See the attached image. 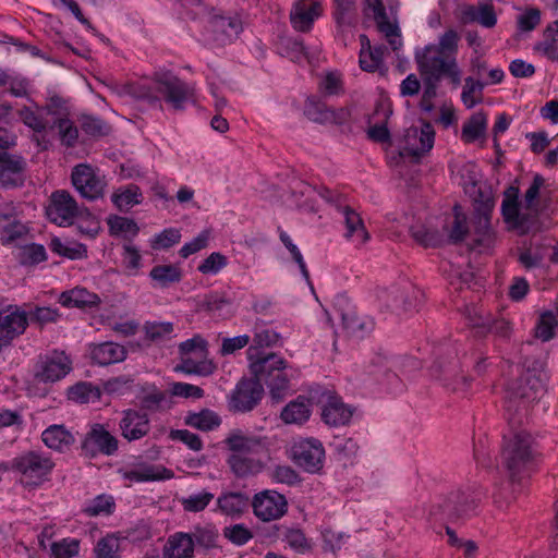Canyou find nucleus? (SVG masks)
I'll return each instance as SVG.
<instances>
[{
    "instance_id": "20e7f679",
    "label": "nucleus",
    "mask_w": 558,
    "mask_h": 558,
    "mask_svg": "<svg viewBox=\"0 0 558 558\" xmlns=\"http://www.w3.org/2000/svg\"><path fill=\"white\" fill-rule=\"evenodd\" d=\"M53 468L54 462L47 453L31 450L15 457L11 465L3 466V470L16 473L19 483L31 490L47 482Z\"/></svg>"
},
{
    "instance_id": "6e6552de",
    "label": "nucleus",
    "mask_w": 558,
    "mask_h": 558,
    "mask_svg": "<svg viewBox=\"0 0 558 558\" xmlns=\"http://www.w3.org/2000/svg\"><path fill=\"white\" fill-rule=\"evenodd\" d=\"M83 209L69 191L57 190L49 197L46 215L52 223L66 227L73 225L77 217H83Z\"/></svg>"
},
{
    "instance_id": "c03bdc74",
    "label": "nucleus",
    "mask_w": 558,
    "mask_h": 558,
    "mask_svg": "<svg viewBox=\"0 0 558 558\" xmlns=\"http://www.w3.org/2000/svg\"><path fill=\"white\" fill-rule=\"evenodd\" d=\"M412 238L423 246L435 247L444 242V234L432 228L425 226H415L411 228Z\"/></svg>"
},
{
    "instance_id": "603ef678",
    "label": "nucleus",
    "mask_w": 558,
    "mask_h": 558,
    "mask_svg": "<svg viewBox=\"0 0 558 558\" xmlns=\"http://www.w3.org/2000/svg\"><path fill=\"white\" fill-rule=\"evenodd\" d=\"M126 94L135 99L146 100L150 105L159 104L160 99L156 94L157 88L146 83H132L125 87Z\"/></svg>"
},
{
    "instance_id": "3c124183",
    "label": "nucleus",
    "mask_w": 558,
    "mask_h": 558,
    "mask_svg": "<svg viewBox=\"0 0 558 558\" xmlns=\"http://www.w3.org/2000/svg\"><path fill=\"white\" fill-rule=\"evenodd\" d=\"M460 36L456 29H447L438 39V44H430L434 47L449 57H456L458 53Z\"/></svg>"
},
{
    "instance_id": "a211bd4d",
    "label": "nucleus",
    "mask_w": 558,
    "mask_h": 558,
    "mask_svg": "<svg viewBox=\"0 0 558 558\" xmlns=\"http://www.w3.org/2000/svg\"><path fill=\"white\" fill-rule=\"evenodd\" d=\"M137 404L142 413H161L172 408L171 396L168 391L158 388L155 384L145 383L136 395Z\"/></svg>"
},
{
    "instance_id": "412c9836",
    "label": "nucleus",
    "mask_w": 558,
    "mask_h": 558,
    "mask_svg": "<svg viewBox=\"0 0 558 558\" xmlns=\"http://www.w3.org/2000/svg\"><path fill=\"white\" fill-rule=\"evenodd\" d=\"M28 326V314L17 305L0 310V335L10 343L23 335Z\"/></svg>"
},
{
    "instance_id": "49530a36",
    "label": "nucleus",
    "mask_w": 558,
    "mask_h": 558,
    "mask_svg": "<svg viewBox=\"0 0 558 558\" xmlns=\"http://www.w3.org/2000/svg\"><path fill=\"white\" fill-rule=\"evenodd\" d=\"M204 357H196V355H181L180 369L186 374L209 375L213 373V364L203 360Z\"/></svg>"
},
{
    "instance_id": "aec40b11",
    "label": "nucleus",
    "mask_w": 558,
    "mask_h": 558,
    "mask_svg": "<svg viewBox=\"0 0 558 558\" xmlns=\"http://www.w3.org/2000/svg\"><path fill=\"white\" fill-rule=\"evenodd\" d=\"M520 208H523L522 201L519 202V189L515 186H509L505 191V198L501 204V211L505 221L512 222L515 228L522 232H529L534 229L533 225L536 223V219L529 220L527 216L521 214Z\"/></svg>"
},
{
    "instance_id": "423d86ee",
    "label": "nucleus",
    "mask_w": 558,
    "mask_h": 558,
    "mask_svg": "<svg viewBox=\"0 0 558 558\" xmlns=\"http://www.w3.org/2000/svg\"><path fill=\"white\" fill-rule=\"evenodd\" d=\"M288 364L278 354L270 353L265 360L250 364L253 376L266 384L269 395L275 402L282 401L290 390V379L286 372Z\"/></svg>"
},
{
    "instance_id": "6e6d98bb",
    "label": "nucleus",
    "mask_w": 558,
    "mask_h": 558,
    "mask_svg": "<svg viewBox=\"0 0 558 558\" xmlns=\"http://www.w3.org/2000/svg\"><path fill=\"white\" fill-rule=\"evenodd\" d=\"M98 389L90 383L81 381L68 389V398L78 403H87L92 397H98Z\"/></svg>"
},
{
    "instance_id": "4be33fe9",
    "label": "nucleus",
    "mask_w": 558,
    "mask_h": 558,
    "mask_svg": "<svg viewBox=\"0 0 558 558\" xmlns=\"http://www.w3.org/2000/svg\"><path fill=\"white\" fill-rule=\"evenodd\" d=\"M26 161L22 156L0 153V184L4 187L20 186L24 182Z\"/></svg>"
},
{
    "instance_id": "a19ab883",
    "label": "nucleus",
    "mask_w": 558,
    "mask_h": 558,
    "mask_svg": "<svg viewBox=\"0 0 558 558\" xmlns=\"http://www.w3.org/2000/svg\"><path fill=\"white\" fill-rule=\"evenodd\" d=\"M111 199L120 211H128L132 206L142 202V192L137 185L130 184L124 190L114 193Z\"/></svg>"
},
{
    "instance_id": "13d9d810",
    "label": "nucleus",
    "mask_w": 558,
    "mask_h": 558,
    "mask_svg": "<svg viewBox=\"0 0 558 558\" xmlns=\"http://www.w3.org/2000/svg\"><path fill=\"white\" fill-rule=\"evenodd\" d=\"M181 240V232L177 228H168L156 234L150 241L154 250H167L178 244Z\"/></svg>"
},
{
    "instance_id": "c85d7f7f",
    "label": "nucleus",
    "mask_w": 558,
    "mask_h": 558,
    "mask_svg": "<svg viewBox=\"0 0 558 558\" xmlns=\"http://www.w3.org/2000/svg\"><path fill=\"white\" fill-rule=\"evenodd\" d=\"M461 21L464 24L477 23L483 27L493 28L497 24V15L490 3L470 4L462 8Z\"/></svg>"
},
{
    "instance_id": "f8f14e48",
    "label": "nucleus",
    "mask_w": 558,
    "mask_h": 558,
    "mask_svg": "<svg viewBox=\"0 0 558 558\" xmlns=\"http://www.w3.org/2000/svg\"><path fill=\"white\" fill-rule=\"evenodd\" d=\"M434 141L435 131L430 122L424 121L421 128L411 126L404 132L400 156H409L418 161L433 148Z\"/></svg>"
},
{
    "instance_id": "ddd939ff",
    "label": "nucleus",
    "mask_w": 558,
    "mask_h": 558,
    "mask_svg": "<svg viewBox=\"0 0 558 558\" xmlns=\"http://www.w3.org/2000/svg\"><path fill=\"white\" fill-rule=\"evenodd\" d=\"M154 82L157 92L174 110H182L184 104L193 97V89L170 72L155 73Z\"/></svg>"
},
{
    "instance_id": "f03ea898",
    "label": "nucleus",
    "mask_w": 558,
    "mask_h": 558,
    "mask_svg": "<svg viewBox=\"0 0 558 558\" xmlns=\"http://www.w3.org/2000/svg\"><path fill=\"white\" fill-rule=\"evenodd\" d=\"M228 450L227 464L234 476L244 478L260 473L269 457L270 442L266 436L231 430L223 440Z\"/></svg>"
},
{
    "instance_id": "9b49d317",
    "label": "nucleus",
    "mask_w": 558,
    "mask_h": 558,
    "mask_svg": "<svg viewBox=\"0 0 558 558\" xmlns=\"http://www.w3.org/2000/svg\"><path fill=\"white\" fill-rule=\"evenodd\" d=\"M291 458L305 472L315 474L324 466L325 448L316 438H303L293 444Z\"/></svg>"
},
{
    "instance_id": "bb28decb",
    "label": "nucleus",
    "mask_w": 558,
    "mask_h": 558,
    "mask_svg": "<svg viewBox=\"0 0 558 558\" xmlns=\"http://www.w3.org/2000/svg\"><path fill=\"white\" fill-rule=\"evenodd\" d=\"M338 211L343 216L345 226L344 238L357 245L366 243L369 240V233L360 214L348 204L341 205Z\"/></svg>"
},
{
    "instance_id": "bf43d9fd",
    "label": "nucleus",
    "mask_w": 558,
    "mask_h": 558,
    "mask_svg": "<svg viewBox=\"0 0 558 558\" xmlns=\"http://www.w3.org/2000/svg\"><path fill=\"white\" fill-rule=\"evenodd\" d=\"M114 501L111 497L99 495L95 497L85 508L84 512L89 517L110 514L113 512Z\"/></svg>"
},
{
    "instance_id": "f257e3e1",
    "label": "nucleus",
    "mask_w": 558,
    "mask_h": 558,
    "mask_svg": "<svg viewBox=\"0 0 558 558\" xmlns=\"http://www.w3.org/2000/svg\"><path fill=\"white\" fill-rule=\"evenodd\" d=\"M510 425L502 437L500 466L511 482H520L530 476L539 461V448L535 438L524 429H517L519 416L507 414Z\"/></svg>"
},
{
    "instance_id": "b1692460",
    "label": "nucleus",
    "mask_w": 558,
    "mask_h": 558,
    "mask_svg": "<svg viewBox=\"0 0 558 558\" xmlns=\"http://www.w3.org/2000/svg\"><path fill=\"white\" fill-rule=\"evenodd\" d=\"M211 39L218 46L231 43L242 31V23L238 17L215 15L209 21Z\"/></svg>"
},
{
    "instance_id": "09e8293b",
    "label": "nucleus",
    "mask_w": 558,
    "mask_h": 558,
    "mask_svg": "<svg viewBox=\"0 0 558 558\" xmlns=\"http://www.w3.org/2000/svg\"><path fill=\"white\" fill-rule=\"evenodd\" d=\"M464 86L461 94V99L468 109L473 108L482 100V90L485 87V83L481 81H474L472 77L464 80Z\"/></svg>"
},
{
    "instance_id": "a878e982",
    "label": "nucleus",
    "mask_w": 558,
    "mask_h": 558,
    "mask_svg": "<svg viewBox=\"0 0 558 558\" xmlns=\"http://www.w3.org/2000/svg\"><path fill=\"white\" fill-rule=\"evenodd\" d=\"M322 14V8L318 2L298 1L291 12L290 22L298 32H310L316 19Z\"/></svg>"
},
{
    "instance_id": "7c9ffc66",
    "label": "nucleus",
    "mask_w": 558,
    "mask_h": 558,
    "mask_svg": "<svg viewBox=\"0 0 558 558\" xmlns=\"http://www.w3.org/2000/svg\"><path fill=\"white\" fill-rule=\"evenodd\" d=\"M163 558H193L194 539L191 534L177 532L169 536L162 549Z\"/></svg>"
},
{
    "instance_id": "2eb2a0df",
    "label": "nucleus",
    "mask_w": 558,
    "mask_h": 558,
    "mask_svg": "<svg viewBox=\"0 0 558 558\" xmlns=\"http://www.w3.org/2000/svg\"><path fill=\"white\" fill-rule=\"evenodd\" d=\"M264 387L254 376L242 378L235 386L230 397V409L236 412H250L262 400Z\"/></svg>"
},
{
    "instance_id": "de8ad7c7",
    "label": "nucleus",
    "mask_w": 558,
    "mask_h": 558,
    "mask_svg": "<svg viewBox=\"0 0 558 558\" xmlns=\"http://www.w3.org/2000/svg\"><path fill=\"white\" fill-rule=\"evenodd\" d=\"M58 129L61 143L68 147L74 146L78 137V130L69 117L60 118L59 121H53L49 129Z\"/></svg>"
},
{
    "instance_id": "f704fd0d",
    "label": "nucleus",
    "mask_w": 558,
    "mask_h": 558,
    "mask_svg": "<svg viewBox=\"0 0 558 558\" xmlns=\"http://www.w3.org/2000/svg\"><path fill=\"white\" fill-rule=\"evenodd\" d=\"M274 533L282 536V541L296 553L303 554L311 548L310 542L301 529L274 524Z\"/></svg>"
},
{
    "instance_id": "dca6fc26",
    "label": "nucleus",
    "mask_w": 558,
    "mask_h": 558,
    "mask_svg": "<svg viewBox=\"0 0 558 558\" xmlns=\"http://www.w3.org/2000/svg\"><path fill=\"white\" fill-rule=\"evenodd\" d=\"M254 514L262 521H275L288 511V501L284 495L276 490H264L256 494L252 500Z\"/></svg>"
},
{
    "instance_id": "8fccbe9b",
    "label": "nucleus",
    "mask_w": 558,
    "mask_h": 558,
    "mask_svg": "<svg viewBox=\"0 0 558 558\" xmlns=\"http://www.w3.org/2000/svg\"><path fill=\"white\" fill-rule=\"evenodd\" d=\"M50 250L60 256L71 259L82 258L86 255V247L80 243H63L59 238H53L49 244Z\"/></svg>"
},
{
    "instance_id": "338daca9",
    "label": "nucleus",
    "mask_w": 558,
    "mask_h": 558,
    "mask_svg": "<svg viewBox=\"0 0 558 558\" xmlns=\"http://www.w3.org/2000/svg\"><path fill=\"white\" fill-rule=\"evenodd\" d=\"M46 258V248L41 244L32 243L25 245L21 251V263L24 265H36Z\"/></svg>"
},
{
    "instance_id": "e2e57ef3",
    "label": "nucleus",
    "mask_w": 558,
    "mask_h": 558,
    "mask_svg": "<svg viewBox=\"0 0 558 558\" xmlns=\"http://www.w3.org/2000/svg\"><path fill=\"white\" fill-rule=\"evenodd\" d=\"M43 113L41 108L38 111L24 108L20 111V117L28 128L33 129L35 132H41L50 125L49 120L45 119Z\"/></svg>"
},
{
    "instance_id": "4d7b16f0",
    "label": "nucleus",
    "mask_w": 558,
    "mask_h": 558,
    "mask_svg": "<svg viewBox=\"0 0 558 558\" xmlns=\"http://www.w3.org/2000/svg\"><path fill=\"white\" fill-rule=\"evenodd\" d=\"M41 111L51 117V121H59L60 118L70 116V110L66 100L58 95L48 98Z\"/></svg>"
},
{
    "instance_id": "cd10ccee",
    "label": "nucleus",
    "mask_w": 558,
    "mask_h": 558,
    "mask_svg": "<svg viewBox=\"0 0 558 558\" xmlns=\"http://www.w3.org/2000/svg\"><path fill=\"white\" fill-rule=\"evenodd\" d=\"M312 414V403L305 396H298L283 407L280 418L288 425H303Z\"/></svg>"
},
{
    "instance_id": "9d476101",
    "label": "nucleus",
    "mask_w": 558,
    "mask_h": 558,
    "mask_svg": "<svg viewBox=\"0 0 558 558\" xmlns=\"http://www.w3.org/2000/svg\"><path fill=\"white\" fill-rule=\"evenodd\" d=\"M119 441L102 424H93L85 434L82 442V454L93 459L98 456L110 457L118 451Z\"/></svg>"
},
{
    "instance_id": "58836bf2",
    "label": "nucleus",
    "mask_w": 558,
    "mask_h": 558,
    "mask_svg": "<svg viewBox=\"0 0 558 558\" xmlns=\"http://www.w3.org/2000/svg\"><path fill=\"white\" fill-rule=\"evenodd\" d=\"M487 128V117L483 111H478L462 125L461 138L465 143H473L484 137Z\"/></svg>"
},
{
    "instance_id": "1a4fd4ad",
    "label": "nucleus",
    "mask_w": 558,
    "mask_h": 558,
    "mask_svg": "<svg viewBox=\"0 0 558 558\" xmlns=\"http://www.w3.org/2000/svg\"><path fill=\"white\" fill-rule=\"evenodd\" d=\"M71 371V357L63 351L53 350L39 356L35 366L34 378L38 383L53 384L64 378Z\"/></svg>"
},
{
    "instance_id": "79ce46f5",
    "label": "nucleus",
    "mask_w": 558,
    "mask_h": 558,
    "mask_svg": "<svg viewBox=\"0 0 558 558\" xmlns=\"http://www.w3.org/2000/svg\"><path fill=\"white\" fill-rule=\"evenodd\" d=\"M474 229L476 238L475 246L489 247L494 241V232L490 226V217L483 215L474 216Z\"/></svg>"
},
{
    "instance_id": "f3484780",
    "label": "nucleus",
    "mask_w": 558,
    "mask_h": 558,
    "mask_svg": "<svg viewBox=\"0 0 558 558\" xmlns=\"http://www.w3.org/2000/svg\"><path fill=\"white\" fill-rule=\"evenodd\" d=\"M335 306L339 312L342 328L349 336L364 337L374 329V319L368 316L360 317L354 307L350 306L345 295H338Z\"/></svg>"
},
{
    "instance_id": "a18cd8bd",
    "label": "nucleus",
    "mask_w": 558,
    "mask_h": 558,
    "mask_svg": "<svg viewBox=\"0 0 558 558\" xmlns=\"http://www.w3.org/2000/svg\"><path fill=\"white\" fill-rule=\"evenodd\" d=\"M385 46L372 47L368 45V49H361L360 52V66L362 70L367 72L376 71L383 62Z\"/></svg>"
},
{
    "instance_id": "7ed1b4c3",
    "label": "nucleus",
    "mask_w": 558,
    "mask_h": 558,
    "mask_svg": "<svg viewBox=\"0 0 558 558\" xmlns=\"http://www.w3.org/2000/svg\"><path fill=\"white\" fill-rule=\"evenodd\" d=\"M548 375L542 361L526 359L524 372L511 381L506 390L505 409L507 414L519 416V421L526 416L531 402L539 399L546 390Z\"/></svg>"
},
{
    "instance_id": "5701e85b",
    "label": "nucleus",
    "mask_w": 558,
    "mask_h": 558,
    "mask_svg": "<svg viewBox=\"0 0 558 558\" xmlns=\"http://www.w3.org/2000/svg\"><path fill=\"white\" fill-rule=\"evenodd\" d=\"M119 426L122 436L129 441L141 439L150 430L148 415L133 409L123 411Z\"/></svg>"
},
{
    "instance_id": "c9c22d12",
    "label": "nucleus",
    "mask_w": 558,
    "mask_h": 558,
    "mask_svg": "<svg viewBox=\"0 0 558 558\" xmlns=\"http://www.w3.org/2000/svg\"><path fill=\"white\" fill-rule=\"evenodd\" d=\"M465 318L475 337H485L492 331L493 315L490 313L473 306L468 308Z\"/></svg>"
},
{
    "instance_id": "4c0bfd02",
    "label": "nucleus",
    "mask_w": 558,
    "mask_h": 558,
    "mask_svg": "<svg viewBox=\"0 0 558 558\" xmlns=\"http://www.w3.org/2000/svg\"><path fill=\"white\" fill-rule=\"evenodd\" d=\"M248 505V497L243 493H225L217 499L219 510L227 515H239Z\"/></svg>"
},
{
    "instance_id": "39448f33",
    "label": "nucleus",
    "mask_w": 558,
    "mask_h": 558,
    "mask_svg": "<svg viewBox=\"0 0 558 558\" xmlns=\"http://www.w3.org/2000/svg\"><path fill=\"white\" fill-rule=\"evenodd\" d=\"M414 60L421 77L449 78L453 85L460 84L461 71L456 57H449L434 47L425 46L415 50Z\"/></svg>"
},
{
    "instance_id": "6ab92c4d",
    "label": "nucleus",
    "mask_w": 558,
    "mask_h": 558,
    "mask_svg": "<svg viewBox=\"0 0 558 558\" xmlns=\"http://www.w3.org/2000/svg\"><path fill=\"white\" fill-rule=\"evenodd\" d=\"M322 420L329 426L347 425L353 415V409L345 404L342 399L331 391H326L322 396Z\"/></svg>"
},
{
    "instance_id": "0eeeda50",
    "label": "nucleus",
    "mask_w": 558,
    "mask_h": 558,
    "mask_svg": "<svg viewBox=\"0 0 558 558\" xmlns=\"http://www.w3.org/2000/svg\"><path fill=\"white\" fill-rule=\"evenodd\" d=\"M478 498L470 489L456 490L450 493L430 509V515L436 521L463 520L471 517L476 507Z\"/></svg>"
},
{
    "instance_id": "393cba45",
    "label": "nucleus",
    "mask_w": 558,
    "mask_h": 558,
    "mask_svg": "<svg viewBox=\"0 0 558 558\" xmlns=\"http://www.w3.org/2000/svg\"><path fill=\"white\" fill-rule=\"evenodd\" d=\"M545 183V178L536 173L523 195V208L529 210L533 215L534 219H536V217L547 207L549 192L547 191Z\"/></svg>"
},
{
    "instance_id": "e433bc0d",
    "label": "nucleus",
    "mask_w": 558,
    "mask_h": 558,
    "mask_svg": "<svg viewBox=\"0 0 558 558\" xmlns=\"http://www.w3.org/2000/svg\"><path fill=\"white\" fill-rule=\"evenodd\" d=\"M185 424L202 432H209L220 426L221 418L216 412L204 409L199 412H190L185 416Z\"/></svg>"
},
{
    "instance_id": "c756f323",
    "label": "nucleus",
    "mask_w": 558,
    "mask_h": 558,
    "mask_svg": "<svg viewBox=\"0 0 558 558\" xmlns=\"http://www.w3.org/2000/svg\"><path fill=\"white\" fill-rule=\"evenodd\" d=\"M126 354V349L123 345L112 341L94 344L90 350L93 362L100 366L122 362L125 360Z\"/></svg>"
},
{
    "instance_id": "69168bd1",
    "label": "nucleus",
    "mask_w": 558,
    "mask_h": 558,
    "mask_svg": "<svg viewBox=\"0 0 558 558\" xmlns=\"http://www.w3.org/2000/svg\"><path fill=\"white\" fill-rule=\"evenodd\" d=\"M94 550L96 558H118L119 539L107 535L97 542Z\"/></svg>"
},
{
    "instance_id": "0e129e2a",
    "label": "nucleus",
    "mask_w": 558,
    "mask_h": 558,
    "mask_svg": "<svg viewBox=\"0 0 558 558\" xmlns=\"http://www.w3.org/2000/svg\"><path fill=\"white\" fill-rule=\"evenodd\" d=\"M146 338L150 341H161L170 337L173 332L172 323L147 322L144 325Z\"/></svg>"
},
{
    "instance_id": "5fc2aeb1",
    "label": "nucleus",
    "mask_w": 558,
    "mask_h": 558,
    "mask_svg": "<svg viewBox=\"0 0 558 558\" xmlns=\"http://www.w3.org/2000/svg\"><path fill=\"white\" fill-rule=\"evenodd\" d=\"M214 499V494L203 490L181 499L183 509L187 512L203 511Z\"/></svg>"
},
{
    "instance_id": "4468645a",
    "label": "nucleus",
    "mask_w": 558,
    "mask_h": 558,
    "mask_svg": "<svg viewBox=\"0 0 558 558\" xmlns=\"http://www.w3.org/2000/svg\"><path fill=\"white\" fill-rule=\"evenodd\" d=\"M71 181L82 197L95 201L104 196L106 182L95 170L86 163L75 166L71 173Z\"/></svg>"
},
{
    "instance_id": "473e14b6",
    "label": "nucleus",
    "mask_w": 558,
    "mask_h": 558,
    "mask_svg": "<svg viewBox=\"0 0 558 558\" xmlns=\"http://www.w3.org/2000/svg\"><path fill=\"white\" fill-rule=\"evenodd\" d=\"M279 340L280 335L275 330L264 329L256 332L253 338V343L246 351L250 364L267 359L270 353H264L263 349L276 345Z\"/></svg>"
},
{
    "instance_id": "774afa93",
    "label": "nucleus",
    "mask_w": 558,
    "mask_h": 558,
    "mask_svg": "<svg viewBox=\"0 0 558 558\" xmlns=\"http://www.w3.org/2000/svg\"><path fill=\"white\" fill-rule=\"evenodd\" d=\"M207 342L202 337H194L180 343L179 350L181 355H196V357H205Z\"/></svg>"
},
{
    "instance_id": "864d4df0",
    "label": "nucleus",
    "mask_w": 558,
    "mask_h": 558,
    "mask_svg": "<svg viewBox=\"0 0 558 558\" xmlns=\"http://www.w3.org/2000/svg\"><path fill=\"white\" fill-rule=\"evenodd\" d=\"M107 223L109 226L110 233L113 235H119L121 233H129L131 235H136L140 231L138 226L133 219L121 217V216H109L107 219Z\"/></svg>"
},
{
    "instance_id": "ea45409f",
    "label": "nucleus",
    "mask_w": 558,
    "mask_h": 558,
    "mask_svg": "<svg viewBox=\"0 0 558 558\" xmlns=\"http://www.w3.org/2000/svg\"><path fill=\"white\" fill-rule=\"evenodd\" d=\"M447 230L448 240L451 243H459L464 240L469 233L466 216L460 211V207H453V219L450 223L444 227Z\"/></svg>"
},
{
    "instance_id": "680f3d73",
    "label": "nucleus",
    "mask_w": 558,
    "mask_h": 558,
    "mask_svg": "<svg viewBox=\"0 0 558 558\" xmlns=\"http://www.w3.org/2000/svg\"><path fill=\"white\" fill-rule=\"evenodd\" d=\"M51 558H73L78 554L80 542L76 539L63 538L51 544Z\"/></svg>"
},
{
    "instance_id": "37998d69",
    "label": "nucleus",
    "mask_w": 558,
    "mask_h": 558,
    "mask_svg": "<svg viewBox=\"0 0 558 558\" xmlns=\"http://www.w3.org/2000/svg\"><path fill=\"white\" fill-rule=\"evenodd\" d=\"M78 122L82 131L88 136H106L111 131V126L105 120L92 114H82Z\"/></svg>"
},
{
    "instance_id": "052dcab7",
    "label": "nucleus",
    "mask_w": 558,
    "mask_h": 558,
    "mask_svg": "<svg viewBox=\"0 0 558 558\" xmlns=\"http://www.w3.org/2000/svg\"><path fill=\"white\" fill-rule=\"evenodd\" d=\"M558 323L551 312H545L541 315L535 327V336L542 341H548L554 337V330Z\"/></svg>"
},
{
    "instance_id": "2f4dec72",
    "label": "nucleus",
    "mask_w": 558,
    "mask_h": 558,
    "mask_svg": "<svg viewBox=\"0 0 558 558\" xmlns=\"http://www.w3.org/2000/svg\"><path fill=\"white\" fill-rule=\"evenodd\" d=\"M41 439L44 444L56 451H66L75 442L73 434L68 430L64 425H50L43 434Z\"/></svg>"
},
{
    "instance_id": "72a5a7b5",
    "label": "nucleus",
    "mask_w": 558,
    "mask_h": 558,
    "mask_svg": "<svg viewBox=\"0 0 558 558\" xmlns=\"http://www.w3.org/2000/svg\"><path fill=\"white\" fill-rule=\"evenodd\" d=\"M60 303L65 307H93L100 302L96 293L89 292L85 288L76 287L72 290L64 291L59 298Z\"/></svg>"
}]
</instances>
